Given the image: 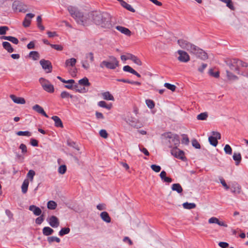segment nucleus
Segmentation results:
<instances>
[{
  "mask_svg": "<svg viewBox=\"0 0 248 248\" xmlns=\"http://www.w3.org/2000/svg\"><path fill=\"white\" fill-rule=\"evenodd\" d=\"M237 65L238 66H241L243 67L242 75L244 76L248 77V64L246 62H243L241 61H237Z\"/></svg>",
  "mask_w": 248,
  "mask_h": 248,
  "instance_id": "13",
  "label": "nucleus"
},
{
  "mask_svg": "<svg viewBox=\"0 0 248 248\" xmlns=\"http://www.w3.org/2000/svg\"><path fill=\"white\" fill-rule=\"evenodd\" d=\"M131 60L138 65L140 66L142 65V62L137 56L133 55Z\"/></svg>",
  "mask_w": 248,
  "mask_h": 248,
  "instance_id": "44",
  "label": "nucleus"
},
{
  "mask_svg": "<svg viewBox=\"0 0 248 248\" xmlns=\"http://www.w3.org/2000/svg\"><path fill=\"white\" fill-rule=\"evenodd\" d=\"M122 6L130 12H134L135 11V9L125 1L123 2Z\"/></svg>",
  "mask_w": 248,
  "mask_h": 248,
  "instance_id": "37",
  "label": "nucleus"
},
{
  "mask_svg": "<svg viewBox=\"0 0 248 248\" xmlns=\"http://www.w3.org/2000/svg\"><path fill=\"white\" fill-rule=\"evenodd\" d=\"M35 175V171L33 170H31L28 171V172L27 174V176L28 178L30 179V180L31 182H32L33 177Z\"/></svg>",
  "mask_w": 248,
  "mask_h": 248,
  "instance_id": "40",
  "label": "nucleus"
},
{
  "mask_svg": "<svg viewBox=\"0 0 248 248\" xmlns=\"http://www.w3.org/2000/svg\"><path fill=\"white\" fill-rule=\"evenodd\" d=\"M67 9L70 16L76 20L77 23L82 25H85L86 24L88 17L78 10L77 7L69 5Z\"/></svg>",
  "mask_w": 248,
  "mask_h": 248,
  "instance_id": "2",
  "label": "nucleus"
},
{
  "mask_svg": "<svg viewBox=\"0 0 248 248\" xmlns=\"http://www.w3.org/2000/svg\"><path fill=\"white\" fill-rule=\"evenodd\" d=\"M32 109L37 112V113L42 114L45 117L48 118V116L44 111L43 108L39 105H35L32 107Z\"/></svg>",
  "mask_w": 248,
  "mask_h": 248,
  "instance_id": "15",
  "label": "nucleus"
},
{
  "mask_svg": "<svg viewBox=\"0 0 248 248\" xmlns=\"http://www.w3.org/2000/svg\"><path fill=\"white\" fill-rule=\"evenodd\" d=\"M74 87L76 91L79 93H86L87 91V90H86L85 88L81 89L79 88L77 84L74 85Z\"/></svg>",
  "mask_w": 248,
  "mask_h": 248,
  "instance_id": "53",
  "label": "nucleus"
},
{
  "mask_svg": "<svg viewBox=\"0 0 248 248\" xmlns=\"http://www.w3.org/2000/svg\"><path fill=\"white\" fill-rule=\"evenodd\" d=\"M104 99L106 100L114 101L113 95L109 92H105L101 93Z\"/></svg>",
  "mask_w": 248,
  "mask_h": 248,
  "instance_id": "22",
  "label": "nucleus"
},
{
  "mask_svg": "<svg viewBox=\"0 0 248 248\" xmlns=\"http://www.w3.org/2000/svg\"><path fill=\"white\" fill-rule=\"evenodd\" d=\"M162 137L169 143V147H177L180 144V140L178 135L171 132H167L162 135Z\"/></svg>",
  "mask_w": 248,
  "mask_h": 248,
  "instance_id": "3",
  "label": "nucleus"
},
{
  "mask_svg": "<svg viewBox=\"0 0 248 248\" xmlns=\"http://www.w3.org/2000/svg\"><path fill=\"white\" fill-rule=\"evenodd\" d=\"M77 62V60L75 58H72L67 59L64 63L65 67H74Z\"/></svg>",
  "mask_w": 248,
  "mask_h": 248,
  "instance_id": "20",
  "label": "nucleus"
},
{
  "mask_svg": "<svg viewBox=\"0 0 248 248\" xmlns=\"http://www.w3.org/2000/svg\"><path fill=\"white\" fill-rule=\"evenodd\" d=\"M81 63L82 66L84 69L86 70H88L90 68V65L87 61H82L81 62Z\"/></svg>",
  "mask_w": 248,
  "mask_h": 248,
  "instance_id": "58",
  "label": "nucleus"
},
{
  "mask_svg": "<svg viewBox=\"0 0 248 248\" xmlns=\"http://www.w3.org/2000/svg\"><path fill=\"white\" fill-rule=\"evenodd\" d=\"M125 121L129 125L136 128H140L142 126V124L138 120L132 117L125 118Z\"/></svg>",
  "mask_w": 248,
  "mask_h": 248,
  "instance_id": "7",
  "label": "nucleus"
},
{
  "mask_svg": "<svg viewBox=\"0 0 248 248\" xmlns=\"http://www.w3.org/2000/svg\"><path fill=\"white\" fill-rule=\"evenodd\" d=\"M192 144L193 147H194L196 149H200L201 146L198 141L194 139L192 140Z\"/></svg>",
  "mask_w": 248,
  "mask_h": 248,
  "instance_id": "57",
  "label": "nucleus"
},
{
  "mask_svg": "<svg viewBox=\"0 0 248 248\" xmlns=\"http://www.w3.org/2000/svg\"><path fill=\"white\" fill-rule=\"evenodd\" d=\"M151 169L155 172H158L161 170V167L159 166L156 165H152L151 166Z\"/></svg>",
  "mask_w": 248,
  "mask_h": 248,
  "instance_id": "55",
  "label": "nucleus"
},
{
  "mask_svg": "<svg viewBox=\"0 0 248 248\" xmlns=\"http://www.w3.org/2000/svg\"><path fill=\"white\" fill-rule=\"evenodd\" d=\"M34 16V15L31 13L27 14L23 22V25L25 27H29L31 22V19Z\"/></svg>",
  "mask_w": 248,
  "mask_h": 248,
  "instance_id": "14",
  "label": "nucleus"
},
{
  "mask_svg": "<svg viewBox=\"0 0 248 248\" xmlns=\"http://www.w3.org/2000/svg\"><path fill=\"white\" fill-rule=\"evenodd\" d=\"M164 86L172 92H174L176 89V86L174 85L169 83H165Z\"/></svg>",
  "mask_w": 248,
  "mask_h": 248,
  "instance_id": "45",
  "label": "nucleus"
},
{
  "mask_svg": "<svg viewBox=\"0 0 248 248\" xmlns=\"http://www.w3.org/2000/svg\"><path fill=\"white\" fill-rule=\"evenodd\" d=\"M108 60H105L100 63V67L102 68L105 67L109 69H115L119 65V61L116 57L110 56Z\"/></svg>",
  "mask_w": 248,
  "mask_h": 248,
  "instance_id": "4",
  "label": "nucleus"
},
{
  "mask_svg": "<svg viewBox=\"0 0 248 248\" xmlns=\"http://www.w3.org/2000/svg\"><path fill=\"white\" fill-rule=\"evenodd\" d=\"M224 150L226 154L231 155L232 154V149L231 147L228 144H226L225 146Z\"/></svg>",
  "mask_w": 248,
  "mask_h": 248,
  "instance_id": "47",
  "label": "nucleus"
},
{
  "mask_svg": "<svg viewBox=\"0 0 248 248\" xmlns=\"http://www.w3.org/2000/svg\"><path fill=\"white\" fill-rule=\"evenodd\" d=\"M231 190L233 193L239 194L241 191V186L238 183L234 182L232 185Z\"/></svg>",
  "mask_w": 248,
  "mask_h": 248,
  "instance_id": "16",
  "label": "nucleus"
},
{
  "mask_svg": "<svg viewBox=\"0 0 248 248\" xmlns=\"http://www.w3.org/2000/svg\"><path fill=\"white\" fill-rule=\"evenodd\" d=\"M98 210L101 211L106 209V205L105 203H99L96 206Z\"/></svg>",
  "mask_w": 248,
  "mask_h": 248,
  "instance_id": "59",
  "label": "nucleus"
},
{
  "mask_svg": "<svg viewBox=\"0 0 248 248\" xmlns=\"http://www.w3.org/2000/svg\"><path fill=\"white\" fill-rule=\"evenodd\" d=\"M232 158L235 160L236 165H238L241 160L242 157L240 153H234Z\"/></svg>",
  "mask_w": 248,
  "mask_h": 248,
  "instance_id": "29",
  "label": "nucleus"
},
{
  "mask_svg": "<svg viewBox=\"0 0 248 248\" xmlns=\"http://www.w3.org/2000/svg\"><path fill=\"white\" fill-rule=\"evenodd\" d=\"M16 135L18 136H24L27 137H30L31 135V133L28 131H18L16 132Z\"/></svg>",
  "mask_w": 248,
  "mask_h": 248,
  "instance_id": "43",
  "label": "nucleus"
},
{
  "mask_svg": "<svg viewBox=\"0 0 248 248\" xmlns=\"http://www.w3.org/2000/svg\"><path fill=\"white\" fill-rule=\"evenodd\" d=\"M70 229L69 228H62L59 232L60 236H63L65 234H68L70 232Z\"/></svg>",
  "mask_w": 248,
  "mask_h": 248,
  "instance_id": "41",
  "label": "nucleus"
},
{
  "mask_svg": "<svg viewBox=\"0 0 248 248\" xmlns=\"http://www.w3.org/2000/svg\"><path fill=\"white\" fill-rule=\"evenodd\" d=\"M193 54L196 55L197 57L202 60H205L208 59L207 54L202 49L196 46V50L192 52Z\"/></svg>",
  "mask_w": 248,
  "mask_h": 248,
  "instance_id": "9",
  "label": "nucleus"
},
{
  "mask_svg": "<svg viewBox=\"0 0 248 248\" xmlns=\"http://www.w3.org/2000/svg\"><path fill=\"white\" fill-rule=\"evenodd\" d=\"M29 57L34 61L38 60L40 58V55L37 51H31L29 53Z\"/></svg>",
  "mask_w": 248,
  "mask_h": 248,
  "instance_id": "30",
  "label": "nucleus"
},
{
  "mask_svg": "<svg viewBox=\"0 0 248 248\" xmlns=\"http://www.w3.org/2000/svg\"><path fill=\"white\" fill-rule=\"evenodd\" d=\"M29 209L32 211L35 216H40L42 213L40 208L34 205H30Z\"/></svg>",
  "mask_w": 248,
  "mask_h": 248,
  "instance_id": "19",
  "label": "nucleus"
},
{
  "mask_svg": "<svg viewBox=\"0 0 248 248\" xmlns=\"http://www.w3.org/2000/svg\"><path fill=\"white\" fill-rule=\"evenodd\" d=\"M61 97L62 98H74L76 100H78V97L76 96H73L66 91H63L61 93Z\"/></svg>",
  "mask_w": 248,
  "mask_h": 248,
  "instance_id": "27",
  "label": "nucleus"
},
{
  "mask_svg": "<svg viewBox=\"0 0 248 248\" xmlns=\"http://www.w3.org/2000/svg\"><path fill=\"white\" fill-rule=\"evenodd\" d=\"M116 29L120 31L122 33H123L128 36H130L131 34V31L128 28L121 26H117L116 27Z\"/></svg>",
  "mask_w": 248,
  "mask_h": 248,
  "instance_id": "18",
  "label": "nucleus"
},
{
  "mask_svg": "<svg viewBox=\"0 0 248 248\" xmlns=\"http://www.w3.org/2000/svg\"><path fill=\"white\" fill-rule=\"evenodd\" d=\"M177 53L179 55L178 60L181 62H186L190 60V57L188 54L182 50L177 51Z\"/></svg>",
  "mask_w": 248,
  "mask_h": 248,
  "instance_id": "10",
  "label": "nucleus"
},
{
  "mask_svg": "<svg viewBox=\"0 0 248 248\" xmlns=\"http://www.w3.org/2000/svg\"><path fill=\"white\" fill-rule=\"evenodd\" d=\"M39 81L42 88L45 91L50 93L54 92V86L48 80L43 78H39Z\"/></svg>",
  "mask_w": 248,
  "mask_h": 248,
  "instance_id": "6",
  "label": "nucleus"
},
{
  "mask_svg": "<svg viewBox=\"0 0 248 248\" xmlns=\"http://www.w3.org/2000/svg\"><path fill=\"white\" fill-rule=\"evenodd\" d=\"M172 155L176 158L183 159L184 158V153L183 151L180 150L177 147H173V148L171 151Z\"/></svg>",
  "mask_w": 248,
  "mask_h": 248,
  "instance_id": "11",
  "label": "nucleus"
},
{
  "mask_svg": "<svg viewBox=\"0 0 248 248\" xmlns=\"http://www.w3.org/2000/svg\"><path fill=\"white\" fill-rule=\"evenodd\" d=\"M212 135H213V137L214 138H216L217 140V139L219 140L221 139V135L218 132L213 131Z\"/></svg>",
  "mask_w": 248,
  "mask_h": 248,
  "instance_id": "63",
  "label": "nucleus"
},
{
  "mask_svg": "<svg viewBox=\"0 0 248 248\" xmlns=\"http://www.w3.org/2000/svg\"><path fill=\"white\" fill-rule=\"evenodd\" d=\"M100 136L103 138L106 139L108 137V134L106 130L102 129L99 131Z\"/></svg>",
  "mask_w": 248,
  "mask_h": 248,
  "instance_id": "54",
  "label": "nucleus"
},
{
  "mask_svg": "<svg viewBox=\"0 0 248 248\" xmlns=\"http://www.w3.org/2000/svg\"><path fill=\"white\" fill-rule=\"evenodd\" d=\"M209 74L212 77L217 78L219 77V72L218 71L214 72L212 69H210L209 71Z\"/></svg>",
  "mask_w": 248,
  "mask_h": 248,
  "instance_id": "49",
  "label": "nucleus"
},
{
  "mask_svg": "<svg viewBox=\"0 0 248 248\" xmlns=\"http://www.w3.org/2000/svg\"><path fill=\"white\" fill-rule=\"evenodd\" d=\"M53 232V230L49 227H45L43 229V233L46 236L51 234Z\"/></svg>",
  "mask_w": 248,
  "mask_h": 248,
  "instance_id": "31",
  "label": "nucleus"
},
{
  "mask_svg": "<svg viewBox=\"0 0 248 248\" xmlns=\"http://www.w3.org/2000/svg\"><path fill=\"white\" fill-rule=\"evenodd\" d=\"M208 140L211 145L214 147H216L217 146L218 141L216 138H214L213 136H210L208 138Z\"/></svg>",
  "mask_w": 248,
  "mask_h": 248,
  "instance_id": "36",
  "label": "nucleus"
},
{
  "mask_svg": "<svg viewBox=\"0 0 248 248\" xmlns=\"http://www.w3.org/2000/svg\"><path fill=\"white\" fill-rule=\"evenodd\" d=\"M57 203L53 201H50L47 202V207L49 209L54 210L57 207Z\"/></svg>",
  "mask_w": 248,
  "mask_h": 248,
  "instance_id": "35",
  "label": "nucleus"
},
{
  "mask_svg": "<svg viewBox=\"0 0 248 248\" xmlns=\"http://www.w3.org/2000/svg\"><path fill=\"white\" fill-rule=\"evenodd\" d=\"M111 18V15L108 13L95 12L93 15V23L96 25L105 29H110L113 27Z\"/></svg>",
  "mask_w": 248,
  "mask_h": 248,
  "instance_id": "1",
  "label": "nucleus"
},
{
  "mask_svg": "<svg viewBox=\"0 0 248 248\" xmlns=\"http://www.w3.org/2000/svg\"><path fill=\"white\" fill-rule=\"evenodd\" d=\"M208 114L206 112L201 113L198 115L197 118L199 120H205L207 119Z\"/></svg>",
  "mask_w": 248,
  "mask_h": 248,
  "instance_id": "39",
  "label": "nucleus"
},
{
  "mask_svg": "<svg viewBox=\"0 0 248 248\" xmlns=\"http://www.w3.org/2000/svg\"><path fill=\"white\" fill-rule=\"evenodd\" d=\"M146 104L148 107L151 109L155 107V103L154 101L150 99L146 100Z\"/></svg>",
  "mask_w": 248,
  "mask_h": 248,
  "instance_id": "48",
  "label": "nucleus"
},
{
  "mask_svg": "<svg viewBox=\"0 0 248 248\" xmlns=\"http://www.w3.org/2000/svg\"><path fill=\"white\" fill-rule=\"evenodd\" d=\"M183 206L185 209H192L195 208L196 206V205L194 203H188L186 202L183 204Z\"/></svg>",
  "mask_w": 248,
  "mask_h": 248,
  "instance_id": "33",
  "label": "nucleus"
},
{
  "mask_svg": "<svg viewBox=\"0 0 248 248\" xmlns=\"http://www.w3.org/2000/svg\"><path fill=\"white\" fill-rule=\"evenodd\" d=\"M40 64L46 73H49L51 72L52 66L50 61L42 59L40 61Z\"/></svg>",
  "mask_w": 248,
  "mask_h": 248,
  "instance_id": "8",
  "label": "nucleus"
},
{
  "mask_svg": "<svg viewBox=\"0 0 248 248\" xmlns=\"http://www.w3.org/2000/svg\"><path fill=\"white\" fill-rule=\"evenodd\" d=\"M47 241L49 243L54 241L59 243L60 242V239L59 238L56 236H51L47 238Z\"/></svg>",
  "mask_w": 248,
  "mask_h": 248,
  "instance_id": "46",
  "label": "nucleus"
},
{
  "mask_svg": "<svg viewBox=\"0 0 248 248\" xmlns=\"http://www.w3.org/2000/svg\"><path fill=\"white\" fill-rule=\"evenodd\" d=\"M218 219L216 217H212L208 220V222L210 224L215 223L217 224Z\"/></svg>",
  "mask_w": 248,
  "mask_h": 248,
  "instance_id": "62",
  "label": "nucleus"
},
{
  "mask_svg": "<svg viewBox=\"0 0 248 248\" xmlns=\"http://www.w3.org/2000/svg\"><path fill=\"white\" fill-rule=\"evenodd\" d=\"M98 105L100 107L106 108L108 110L110 109L112 107L111 105H107L104 101H99L98 103Z\"/></svg>",
  "mask_w": 248,
  "mask_h": 248,
  "instance_id": "34",
  "label": "nucleus"
},
{
  "mask_svg": "<svg viewBox=\"0 0 248 248\" xmlns=\"http://www.w3.org/2000/svg\"><path fill=\"white\" fill-rule=\"evenodd\" d=\"M44 221L43 216L37 217L35 220V223L37 224H41Z\"/></svg>",
  "mask_w": 248,
  "mask_h": 248,
  "instance_id": "64",
  "label": "nucleus"
},
{
  "mask_svg": "<svg viewBox=\"0 0 248 248\" xmlns=\"http://www.w3.org/2000/svg\"><path fill=\"white\" fill-rule=\"evenodd\" d=\"M29 185V179H26L23 181L22 186L21 189L23 193L25 194L27 193L28 190V186Z\"/></svg>",
  "mask_w": 248,
  "mask_h": 248,
  "instance_id": "26",
  "label": "nucleus"
},
{
  "mask_svg": "<svg viewBox=\"0 0 248 248\" xmlns=\"http://www.w3.org/2000/svg\"><path fill=\"white\" fill-rule=\"evenodd\" d=\"M9 30L7 26L0 27V35H4L6 34V31Z\"/></svg>",
  "mask_w": 248,
  "mask_h": 248,
  "instance_id": "52",
  "label": "nucleus"
},
{
  "mask_svg": "<svg viewBox=\"0 0 248 248\" xmlns=\"http://www.w3.org/2000/svg\"><path fill=\"white\" fill-rule=\"evenodd\" d=\"M123 70L125 72H128L132 74H133L134 72L135 71L129 65H125L124 66Z\"/></svg>",
  "mask_w": 248,
  "mask_h": 248,
  "instance_id": "50",
  "label": "nucleus"
},
{
  "mask_svg": "<svg viewBox=\"0 0 248 248\" xmlns=\"http://www.w3.org/2000/svg\"><path fill=\"white\" fill-rule=\"evenodd\" d=\"M2 46L4 49H5L8 52L12 53L14 51V49L12 47L11 44L8 42H3Z\"/></svg>",
  "mask_w": 248,
  "mask_h": 248,
  "instance_id": "28",
  "label": "nucleus"
},
{
  "mask_svg": "<svg viewBox=\"0 0 248 248\" xmlns=\"http://www.w3.org/2000/svg\"><path fill=\"white\" fill-rule=\"evenodd\" d=\"M49 224L53 228H57L60 224L58 218L54 216H52L47 219Z\"/></svg>",
  "mask_w": 248,
  "mask_h": 248,
  "instance_id": "12",
  "label": "nucleus"
},
{
  "mask_svg": "<svg viewBox=\"0 0 248 248\" xmlns=\"http://www.w3.org/2000/svg\"><path fill=\"white\" fill-rule=\"evenodd\" d=\"M8 41H9L11 42H12L13 43L15 44H17L18 43V39L15 37H13V36H9V38H8Z\"/></svg>",
  "mask_w": 248,
  "mask_h": 248,
  "instance_id": "60",
  "label": "nucleus"
},
{
  "mask_svg": "<svg viewBox=\"0 0 248 248\" xmlns=\"http://www.w3.org/2000/svg\"><path fill=\"white\" fill-rule=\"evenodd\" d=\"M100 217L105 222L107 223H110L111 218L108 212L106 211L102 212L100 214Z\"/></svg>",
  "mask_w": 248,
  "mask_h": 248,
  "instance_id": "21",
  "label": "nucleus"
},
{
  "mask_svg": "<svg viewBox=\"0 0 248 248\" xmlns=\"http://www.w3.org/2000/svg\"><path fill=\"white\" fill-rule=\"evenodd\" d=\"M177 43L182 48L186 49L191 54L196 50V46L186 40L182 39L178 40Z\"/></svg>",
  "mask_w": 248,
  "mask_h": 248,
  "instance_id": "5",
  "label": "nucleus"
},
{
  "mask_svg": "<svg viewBox=\"0 0 248 248\" xmlns=\"http://www.w3.org/2000/svg\"><path fill=\"white\" fill-rule=\"evenodd\" d=\"M11 99L16 103L19 104H24L26 103L25 100L23 97H16L15 95H10Z\"/></svg>",
  "mask_w": 248,
  "mask_h": 248,
  "instance_id": "17",
  "label": "nucleus"
},
{
  "mask_svg": "<svg viewBox=\"0 0 248 248\" xmlns=\"http://www.w3.org/2000/svg\"><path fill=\"white\" fill-rule=\"evenodd\" d=\"M19 148L21 150L23 154H25L27 152V146L25 144L22 143L19 146Z\"/></svg>",
  "mask_w": 248,
  "mask_h": 248,
  "instance_id": "61",
  "label": "nucleus"
},
{
  "mask_svg": "<svg viewBox=\"0 0 248 248\" xmlns=\"http://www.w3.org/2000/svg\"><path fill=\"white\" fill-rule=\"evenodd\" d=\"M133 54L130 53H127L126 55H121V59L123 61H125L127 60H131L132 58Z\"/></svg>",
  "mask_w": 248,
  "mask_h": 248,
  "instance_id": "42",
  "label": "nucleus"
},
{
  "mask_svg": "<svg viewBox=\"0 0 248 248\" xmlns=\"http://www.w3.org/2000/svg\"><path fill=\"white\" fill-rule=\"evenodd\" d=\"M57 78L59 79L61 81H62L63 83H71V84H73L75 83V80L73 79H69L68 80H66L62 78L61 77H60L59 76L57 77Z\"/></svg>",
  "mask_w": 248,
  "mask_h": 248,
  "instance_id": "51",
  "label": "nucleus"
},
{
  "mask_svg": "<svg viewBox=\"0 0 248 248\" xmlns=\"http://www.w3.org/2000/svg\"><path fill=\"white\" fill-rule=\"evenodd\" d=\"M51 118L55 122V125L56 126L63 127L62 123L59 117L57 116H53Z\"/></svg>",
  "mask_w": 248,
  "mask_h": 248,
  "instance_id": "23",
  "label": "nucleus"
},
{
  "mask_svg": "<svg viewBox=\"0 0 248 248\" xmlns=\"http://www.w3.org/2000/svg\"><path fill=\"white\" fill-rule=\"evenodd\" d=\"M171 189L173 191H175L179 194L183 192V188L180 184L178 183L173 184L171 186Z\"/></svg>",
  "mask_w": 248,
  "mask_h": 248,
  "instance_id": "25",
  "label": "nucleus"
},
{
  "mask_svg": "<svg viewBox=\"0 0 248 248\" xmlns=\"http://www.w3.org/2000/svg\"><path fill=\"white\" fill-rule=\"evenodd\" d=\"M227 77L228 80L234 81L238 79V77L232 74L231 72L226 70Z\"/></svg>",
  "mask_w": 248,
  "mask_h": 248,
  "instance_id": "24",
  "label": "nucleus"
},
{
  "mask_svg": "<svg viewBox=\"0 0 248 248\" xmlns=\"http://www.w3.org/2000/svg\"><path fill=\"white\" fill-rule=\"evenodd\" d=\"M50 46L52 48L57 50L61 51L63 49V47L61 45L50 44Z\"/></svg>",
  "mask_w": 248,
  "mask_h": 248,
  "instance_id": "56",
  "label": "nucleus"
},
{
  "mask_svg": "<svg viewBox=\"0 0 248 248\" xmlns=\"http://www.w3.org/2000/svg\"><path fill=\"white\" fill-rule=\"evenodd\" d=\"M66 170H67L66 166L65 165H61L58 168V171L60 174H64L66 172Z\"/></svg>",
  "mask_w": 248,
  "mask_h": 248,
  "instance_id": "38",
  "label": "nucleus"
},
{
  "mask_svg": "<svg viewBox=\"0 0 248 248\" xmlns=\"http://www.w3.org/2000/svg\"><path fill=\"white\" fill-rule=\"evenodd\" d=\"M78 83L80 85L84 86H89L90 85V83L89 82L88 79L86 77H85L79 80Z\"/></svg>",
  "mask_w": 248,
  "mask_h": 248,
  "instance_id": "32",
  "label": "nucleus"
}]
</instances>
